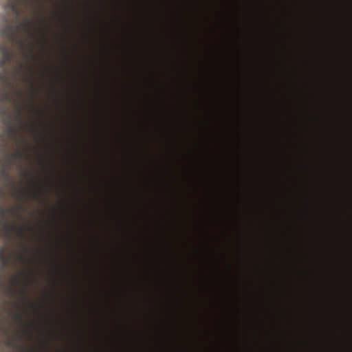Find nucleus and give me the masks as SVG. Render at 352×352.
Instances as JSON below:
<instances>
[{"mask_svg": "<svg viewBox=\"0 0 352 352\" xmlns=\"http://www.w3.org/2000/svg\"><path fill=\"white\" fill-rule=\"evenodd\" d=\"M0 83L4 87L0 88V118L3 119L5 124L8 125L7 133L10 137L15 139L16 144L19 148L13 153H5L0 158V177L3 179L6 186L12 187V195L16 199L20 201V204L16 207L12 208L4 206H0V236L9 239L13 233L21 239L25 237L26 232L30 228V223L26 226H17L15 223H10L8 216L11 215L13 217L22 221L24 218L22 217L21 212L24 210V206L22 203L24 200L30 199L36 200L42 197V189L41 186H37L36 191L30 192L28 188L16 186L13 183L10 171L14 166H19L21 161L27 159V153L25 150L21 148L22 145L29 146L28 142L24 136L17 137V133L20 130H24L28 128L26 125L23 112L24 107L21 103V99L23 96V91L20 89H15L14 94L16 98V119L17 120V126L13 125L12 118L10 117L8 107L5 102L12 101V96L8 89L13 87V83L10 80L5 69L0 72Z\"/></svg>", "mask_w": 352, "mask_h": 352, "instance_id": "nucleus-1", "label": "nucleus"}, {"mask_svg": "<svg viewBox=\"0 0 352 352\" xmlns=\"http://www.w3.org/2000/svg\"><path fill=\"white\" fill-rule=\"evenodd\" d=\"M31 0H9L8 3V8L9 13L15 18L16 25L12 23H6L0 30L1 37L8 40L9 42L16 43L20 49L22 58H24L25 63H21L17 70L22 72L23 69H28V74H22V80L28 82L30 87V101L28 107L34 109V71L33 61L36 59V56L34 54V44L32 42H28L26 40L17 38L18 32L23 30L28 34L30 39L34 38V34L31 30L32 28V21L28 19L19 21V17L21 16V6H25L30 3Z\"/></svg>", "mask_w": 352, "mask_h": 352, "instance_id": "nucleus-2", "label": "nucleus"}, {"mask_svg": "<svg viewBox=\"0 0 352 352\" xmlns=\"http://www.w3.org/2000/svg\"><path fill=\"white\" fill-rule=\"evenodd\" d=\"M30 273H29L27 270L22 271L20 274H17L12 276L11 280H10V286L9 288V294L12 296L19 295L21 297V301H16L14 303V306H15L16 309V312L13 313L12 314V318L17 325L22 326L23 322H24V319L23 318V314L21 312V301L28 302V295L27 294L26 288H19L17 289L18 286H20L25 283H29L28 278Z\"/></svg>", "mask_w": 352, "mask_h": 352, "instance_id": "nucleus-3", "label": "nucleus"}, {"mask_svg": "<svg viewBox=\"0 0 352 352\" xmlns=\"http://www.w3.org/2000/svg\"><path fill=\"white\" fill-rule=\"evenodd\" d=\"M25 336H31L29 329H22L21 332L18 329H15V330H14V333L12 338L8 339L7 341H6V345L14 349H19L21 352H24L25 348L21 345L20 341L21 338Z\"/></svg>", "mask_w": 352, "mask_h": 352, "instance_id": "nucleus-4", "label": "nucleus"}, {"mask_svg": "<svg viewBox=\"0 0 352 352\" xmlns=\"http://www.w3.org/2000/svg\"><path fill=\"white\" fill-rule=\"evenodd\" d=\"M8 251V247L3 245L0 247V274L4 271L5 269L10 267V265H14L12 261V254H6V252Z\"/></svg>", "mask_w": 352, "mask_h": 352, "instance_id": "nucleus-5", "label": "nucleus"}, {"mask_svg": "<svg viewBox=\"0 0 352 352\" xmlns=\"http://www.w3.org/2000/svg\"><path fill=\"white\" fill-rule=\"evenodd\" d=\"M0 52L1 54H3L0 59V67L5 68L6 64L12 61L13 54L12 51L10 50L7 44L0 45Z\"/></svg>", "mask_w": 352, "mask_h": 352, "instance_id": "nucleus-6", "label": "nucleus"}, {"mask_svg": "<svg viewBox=\"0 0 352 352\" xmlns=\"http://www.w3.org/2000/svg\"><path fill=\"white\" fill-rule=\"evenodd\" d=\"M22 252L14 253V256H15L16 261L21 263V264L25 265L28 263L30 262V260L26 256L27 248L25 245L22 244Z\"/></svg>", "mask_w": 352, "mask_h": 352, "instance_id": "nucleus-7", "label": "nucleus"}, {"mask_svg": "<svg viewBox=\"0 0 352 352\" xmlns=\"http://www.w3.org/2000/svg\"><path fill=\"white\" fill-rule=\"evenodd\" d=\"M21 176L23 179L25 180H27L28 183L30 184H34L35 183V177L33 175L32 173L28 172V171H23L21 173Z\"/></svg>", "mask_w": 352, "mask_h": 352, "instance_id": "nucleus-8", "label": "nucleus"}, {"mask_svg": "<svg viewBox=\"0 0 352 352\" xmlns=\"http://www.w3.org/2000/svg\"><path fill=\"white\" fill-rule=\"evenodd\" d=\"M2 333L4 335H8L9 330L7 328H5L4 326L0 323V333Z\"/></svg>", "mask_w": 352, "mask_h": 352, "instance_id": "nucleus-9", "label": "nucleus"}, {"mask_svg": "<svg viewBox=\"0 0 352 352\" xmlns=\"http://www.w3.org/2000/svg\"><path fill=\"white\" fill-rule=\"evenodd\" d=\"M40 31H41L43 38H45V30L43 28H41Z\"/></svg>", "mask_w": 352, "mask_h": 352, "instance_id": "nucleus-10", "label": "nucleus"}, {"mask_svg": "<svg viewBox=\"0 0 352 352\" xmlns=\"http://www.w3.org/2000/svg\"><path fill=\"white\" fill-rule=\"evenodd\" d=\"M30 129H32V131H34V127H33V126H32V127H30Z\"/></svg>", "mask_w": 352, "mask_h": 352, "instance_id": "nucleus-11", "label": "nucleus"}]
</instances>
